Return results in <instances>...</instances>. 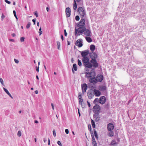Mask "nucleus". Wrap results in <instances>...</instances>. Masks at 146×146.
I'll use <instances>...</instances> for the list:
<instances>
[{
	"label": "nucleus",
	"mask_w": 146,
	"mask_h": 146,
	"mask_svg": "<svg viewBox=\"0 0 146 146\" xmlns=\"http://www.w3.org/2000/svg\"><path fill=\"white\" fill-rule=\"evenodd\" d=\"M50 144V139H48V145H49Z\"/></svg>",
	"instance_id": "nucleus-59"
},
{
	"label": "nucleus",
	"mask_w": 146,
	"mask_h": 146,
	"mask_svg": "<svg viewBox=\"0 0 146 146\" xmlns=\"http://www.w3.org/2000/svg\"><path fill=\"white\" fill-rule=\"evenodd\" d=\"M71 13L70 9L69 7H67L66 9V14L67 17H70Z\"/></svg>",
	"instance_id": "nucleus-15"
},
{
	"label": "nucleus",
	"mask_w": 146,
	"mask_h": 146,
	"mask_svg": "<svg viewBox=\"0 0 146 146\" xmlns=\"http://www.w3.org/2000/svg\"><path fill=\"white\" fill-rule=\"evenodd\" d=\"M117 143L114 140H112L111 142V145H114Z\"/></svg>",
	"instance_id": "nucleus-35"
},
{
	"label": "nucleus",
	"mask_w": 146,
	"mask_h": 146,
	"mask_svg": "<svg viewBox=\"0 0 146 146\" xmlns=\"http://www.w3.org/2000/svg\"><path fill=\"white\" fill-rule=\"evenodd\" d=\"M77 3H79L80 4H82V0H76Z\"/></svg>",
	"instance_id": "nucleus-37"
},
{
	"label": "nucleus",
	"mask_w": 146,
	"mask_h": 146,
	"mask_svg": "<svg viewBox=\"0 0 146 146\" xmlns=\"http://www.w3.org/2000/svg\"><path fill=\"white\" fill-rule=\"evenodd\" d=\"M25 38L24 37H21L20 38V40L21 42H24Z\"/></svg>",
	"instance_id": "nucleus-42"
},
{
	"label": "nucleus",
	"mask_w": 146,
	"mask_h": 146,
	"mask_svg": "<svg viewBox=\"0 0 146 146\" xmlns=\"http://www.w3.org/2000/svg\"><path fill=\"white\" fill-rule=\"evenodd\" d=\"M114 128V126L113 124L110 123H109L108 125V129L109 131L112 130Z\"/></svg>",
	"instance_id": "nucleus-18"
},
{
	"label": "nucleus",
	"mask_w": 146,
	"mask_h": 146,
	"mask_svg": "<svg viewBox=\"0 0 146 146\" xmlns=\"http://www.w3.org/2000/svg\"><path fill=\"white\" fill-rule=\"evenodd\" d=\"M90 57L92 59H96L98 56L96 53L92 52L90 53Z\"/></svg>",
	"instance_id": "nucleus-13"
},
{
	"label": "nucleus",
	"mask_w": 146,
	"mask_h": 146,
	"mask_svg": "<svg viewBox=\"0 0 146 146\" xmlns=\"http://www.w3.org/2000/svg\"><path fill=\"white\" fill-rule=\"evenodd\" d=\"M78 33L77 34V35L78 36H80L81 35V33H80V32H79V31L78 30V28L77 29H76V28L75 29V35H76L77 34V33Z\"/></svg>",
	"instance_id": "nucleus-27"
},
{
	"label": "nucleus",
	"mask_w": 146,
	"mask_h": 146,
	"mask_svg": "<svg viewBox=\"0 0 146 146\" xmlns=\"http://www.w3.org/2000/svg\"><path fill=\"white\" fill-rule=\"evenodd\" d=\"M42 31H40V32H39V35H40L41 34H42Z\"/></svg>",
	"instance_id": "nucleus-63"
},
{
	"label": "nucleus",
	"mask_w": 146,
	"mask_h": 146,
	"mask_svg": "<svg viewBox=\"0 0 146 146\" xmlns=\"http://www.w3.org/2000/svg\"><path fill=\"white\" fill-rule=\"evenodd\" d=\"M78 12L79 13V14L81 18H83L86 14L85 9L82 7L78 8Z\"/></svg>",
	"instance_id": "nucleus-5"
},
{
	"label": "nucleus",
	"mask_w": 146,
	"mask_h": 146,
	"mask_svg": "<svg viewBox=\"0 0 146 146\" xmlns=\"http://www.w3.org/2000/svg\"><path fill=\"white\" fill-rule=\"evenodd\" d=\"M90 50L92 52L94 51L95 49V46L93 44L91 45L90 46Z\"/></svg>",
	"instance_id": "nucleus-25"
},
{
	"label": "nucleus",
	"mask_w": 146,
	"mask_h": 146,
	"mask_svg": "<svg viewBox=\"0 0 146 146\" xmlns=\"http://www.w3.org/2000/svg\"><path fill=\"white\" fill-rule=\"evenodd\" d=\"M85 20L84 19H81L80 21L77 24V26L78 27V30L79 31L82 30L83 28L85 27Z\"/></svg>",
	"instance_id": "nucleus-3"
},
{
	"label": "nucleus",
	"mask_w": 146,
	"mask_h": 146,
	"mask_svg": "<svg viewBox=\"0 0 146 146\" xmlns=\"http://www.w3.org/2000/svg\"><path fill=\"white\" fill-rule=\"evenodd\" d=\"M85 38L87 41L88 42H90L92 41L91 38L90 37L86 36Z\"/></svg>",
	"instance_id": "nucleus-24"
},
{
	"label": "nucleus",
	"mask_w": 146,
	"mask_h": 146,
	"mask_svg": "<svg viewBox=\"0 0 146 146\" xmlns=\"http://www.w3.org/2000/svg\"><path fill=\"white\" fill-rule=\"evenodd\" d=\"M21 133L20 131H18L17 133V135L19 137H20L21 135Z\"/></svg>",
	"instance_id": "nucleus-39"
},
{
	"label": "nucleus",
	"mask_w": 146,
	"mask_h": 146,
	"mask_svg": "<svg viewBox=\"0 0 146 146\" xmlns=\"http://www.w3.org/2000/svg\"><path fill=\"white\" fill-rule=\"evenodd\" d=\"M14 61H15V62L17 64H18L19 62V61L18 60L15 59Z\"/></svg>",
	"instance_id": "nucleus-50"
},
{
	"label": "nucleus",
	"mask_w": 146,
	"mask_h": 146,
	"mask_svg": "<svg viewBox=\"0 0 146 146\" xmlns=\"http://www.w3.org/2000/svg\"><path fill=\"white\" fill-rule=\"evenodd\" d=\"M94 95H95L96 96H99L101 95V92L98 90L96 89H94Z\"/></svg>",
	"instance_id": "nucleus-19"
},
{
	"label": "nucleus",
	"mask_w": 146,
	"mask_h": 146,
	"mask_svg": "<svg viewBox=\"0 0 146 146\" xmlns=\"http://www.w3.org/2000/svg\"><path fill=\"white\" fill-rule=\"evenodd\" d=\"M80 104L81 105L82 108H85V105L84 104L82 103V104Z\"/></svg>",
	"instance_id": "nucleus-53"
},
{
	"label": "nucleus",
	"mask_w": 146,
	"mask_h": 146,
	"mask_svg": "<svg viewBox=\"0 0 146 146\" xmlns=\"http://www.w3.org/2000/svg\"><path fill=\"white\" fill-rule=\"evenodd\" d=\"M12 36H13L14 37V36H15L16 35H15V33H13V34H12Z\"/></svg>",
	"instance_id": "nucleus-62"
},
{
	"label": "nucleus",
	"mask_w": 146,
	"mask_h": 146,
	"mask_svg": "<svg viewBox=\"0 0 146 146\" xmlns=\"http://www.w3.org/2000/svg\"><path fill=\"white\" fill-rule=\"evenodd\" d=\"M94 135L96 139H98V135L95 129H94Z\"/></svg>",
	"instance_id": "nucleus-30"
},
{
	"label": "nucleus",
	"mask_w": 146,
	"mask_h": 146,
	"mask_svg": "<svg viewBox=\"0 0 146 146\" xmlns=\"http://www.w3.org/2000/svg\"><path fill=\"white\" fill-rule=\"evenodd\" d=\"M89 54V50H86L81 52V54L82 57H87L86 56L88 55Z\"/></svg>",
	"instance_id": "nucleus-14"
},
{
	"label": "nucleus",
	"mask_w": 146,
	"mask_h": 146,
	"mask_svg": "<svg viewBox=\"0 0 146 146\" xmlns=\"http://www.w3.org/2000/svg\"><path fill=\"white\" fill-rule=\"evenodd\" d=\"M78 97L79 98V99L80 98H82V93L81 92H80L79 93L78 95Z\"/></svg>",
	"instance_id": "nucleus-41"
},
{
	"label": "nucleus",
	"mask_w": 146,
	"mask_h": 146,
	"mask_svg": "<svg viewBox=\"0 0 146 146\" xmlns=\"http://www.w3.org/2000/svg\"><path fill=\"white\" fill-rule=\"evenodd\" d=\"M13 14H14V16H15V17L16 18V19L17 20L18 19V18L17 16V15H16V12L15 11V10H14L13 11Z\"/></svg>",
	"instance_id": "nucleus-38"
},
{
	"label": "nucleus",
	"mask_w": 146,
	"mask_h": 146,
	"mask_svg": "<svg viewBox=\"0 0 146 146\" xmlns=\"http://www.w3.org/2000/svg\"><path fill=\"white\" fill-rule=\"evenodd\" d=\"M3 89L4 91L6 93V94L8 95V96L10 97L12 99H13V97L12 96L11 94L9 93L7 89L5 88H3Z\"/></svg>",
	"instance_id": "nucleus-22"
},
{
	"label": "nucleus",
	"mask_w": 146,
	"mask_h": 146,
	"mask_svg": "<svg viewBox=\"0 0 146 146\" xmlns=\"http://www.w3.org/2000/svg\"><path fill=\"white\" fill-rule=\"evenodd\" d=\"M43 141L44 143H46L47 141V139L46 138H44L43 139Z\"/></svg>",
	"instance_id": "nucleus-55"
},
{
	"label": "nucleus",
	"mask_w": 146,
	"mask_h": 146,
	"mask_svg": "<svg viewBox=\"0 0 146 146\" xmlns=\"http://www.w3.org/2000/svg\"><path fill=\"white\" fill-rule=\"evenodd\" d=\"M31 25V23L30 22H29L28 23V24L26 26V28L27 29H28L29 28L30 26Z\"/></svg>",
	"instance_id": "nucleus-34"
},
{
	"label": "nucleus",
	"mask_w": 146,
	"mask_h": 146,
	"mask_svg": "<svg viewBox=\"0 0 146 146\" xmlns=\"http://www.w3.org/2000/svg\"><path fill=\"white\" fill-rule=\"evenodd\" d=\"M113 135H114L112 131L110 132L109 133V135L110 137L113 136Z\"/></svg>",
	"instance_id": "nucleus-36"
},
{
	"label": "nucleus",
	"mask_w": 146,
	"mask_h": 146,
	"mask_svg": "<svg viewBox=\"0 0 146 146\" xmlns=\"http://www.w3.org/2000/svg\"><path fill=\"white\" fill-rule=\"evenodd\" d=\"M91 124H92V125L93 127L94 128H95V127H96L95 124V122H94V120L93 119H91Z\"/></svg>",
	"instance_id": "nucleus-29"
},
{
	"label": "nucleus",
	"mask_w": 146,
	"mask_h": 146,
	"mask_svg": "<svg viewBox=\"0 0 146 146\" xmlns=\"http://www.w3.org/2000/svg\"><path fill=\"white\" fill-rule=\"evenodd\" d=\"M5 1L8 4H10L11 3V2L7 0H5Z\"/></svg>",
	"instance_id": "nucleus-51"
},
{
	"label": "nucleus",
	"mask_w": 146,
	"mask_h": 146,
	"mask_svg": "<svg viewBox=\"0 0 146 146\" xmlns=\"http://www.w3.org/2000/svg\"><path fill=\"white\" fill-rule=\"evenodd\" d=\"M103 79V76L102 75L98 74L96 77L95 78L94 80H91L92 83H96L98 82H101Z\"/></svg>",
	"instance_id": "nucleus-4"
},
{
	"label": "nucleus",
	"mask_w": 146,
	"mask_h": 146,
	"mask_svg": "<svg viewBox=\"0 0 146 146\" xmlns=\"http://www.w3.org/2000/svg\"><path fill=\"white\" fill-rule=\"evenodd\" d=\"M88 129L90 131V132L92 131H91V126L90 125H88Z\"/></svg>",
	"instance_id": "nucleus-45"
},
{
	"label": "nucleus",
	"mask_w": 146,
	"mask_h": 146,
	"mask_svg": "<svg viewBox=\"0 0 146 146\" xmlns=\"http://www.w3.org/2000/svg\"><path fill=\"white\" fill-rule=\"evenodd\" d=\"M87 102L88 103V105L89 107H90V103L88 101H87Z\"/></svg>",
	"instance_id": "nucleus-58"
},
{
	"label": "nucleus",
	"mask_w": 146,
	"mask_h": 146,
	"mask_svg": "<svg viewBox=\"0 0 146 146\" xmlns=\"http://www.w3.org/2000/svg\"><path fill=\"white\" fill-rule=\"evenodd\" d=\"M57 144L60 146H62V144L60 141H57Z\"/></svg>",
	"instance_id": "nucleus-44"
},
{
	"label": "nucleus",
	"mask_w": 146,
	"mask_h": 146,
	"mask_svg": "<svg viewBox=\"0 0 146 146\" xmlns=\"http://www.w3.org/2000/svg\"><path fill=\"white\" fill-rule=\"evenodd\" d=\"M90 63L91 64H93V66L95 68H96L98 67V64L97 63L96 59H92L90 60Z\"/></svg>",
	"instance_id": "nucleus-8"
},
{
	"label": "nucleus",
	"mask_w": 146,
	"mask_h": 146,
	"mask_svg": "<svg viewBox=\"0 0 146 146\" xmlns=\"http://www.w3.org/2000/svg\"><path fill=\"white\" fill-rule=\"evenodd\" d=\"M83 66L85 67V69L86 71L88 70V68H90L92 67L93 65L92 64L90 63V62L89 63H88L86 64H83Z\"/></svg>",
	"instance_id": "nucleus-12"
},
{
	"label": "nucleus",
	"mask_w": 146,
	"mask_h": 146,
	"mask_svg": "<svg viewBox=\"0 0 146 146\" xmlns=\"http://www.w3.org/2000/svg\"><path fill=\"white\" fill-rule=\"evenodd\" d=\"M77 8V5L75 0H74L73 4V9L74 10H76Z\"/></svg>",
	"instance_id": "nucleus-26"
},
{
	"label": "nucleus",
	"mask_w": 146,
	"mask_h": 146,
	"mask_svg": "<svg viewBox=\"0 0 146 146\" xmlns=\"http://www.w3.org/2000/svg\"><path fill=\"white\" fill-rule=\"evenodd\" d=\"M53 136H54V137H56V131H55V130L54 129V130H53Z\"/></svg>",
	"instance_id": "nucleus-43"
},
{
	"label": "nucleus",
	"mask_w": 146,
	"mask_h": 146,
	"mask_svg": "<svg viewBox=\"0 0 146 146\" xmlns=\"http://www.w3.org/2000/svg\"><path fill=\"white\" fill-rule=\"evenodd\" d=\"M86 76L88 77L91 78L90 79V82L92 83L91 80L93 81V80H94L96 76L95 72L94 70H92L90 72H86Z\"/></svg>",
	"instance_id": "nucleus-2"
},
{
	"label": "nucleus",
	"mask_w": 146,
	"mask_h": 146,
	"mask_svg": "<svg viewBox=\"0 0 146 146\" xmlns=\"http://www.w3.org/2000/svg\"><path fill=\"white\" fill-rule=\"evenodd\" d=\"M82 60L83 64H84L88 63H89V62H90L89 58L88 57H83L82 59Z\"/></svg>",
	"instance_id": "nucleus-16"
},
{
	"label": "nucleus",
	"mask_w": 146,
	"mask_h": 146,
	"mask_svg": "<svg viewBox=\"0 0 146 146\" xmlns=\"http://www.w3.org/2000/svg\"><path fill=\"white\" fill-rule=\"evenodd\" d=\"M91 135L92 137V143L94 146H97L96 141L95 140V139L94 135V134L92 131L91 132Z\"/></svg>",
	"instance_id": "nucleus-9"
},
{
	"label": "nucleus",
	"mask_w": 146,
	"mask_h": 146,
	"mask_svg": "<svg viewBox=\"0 0 146 146\" xmlns=\"http://www.w3.org/2000/svg\"><path fill=\"white\" fill-rule=\"evenodd\" d=\"M79 31V32H80V33H81V35H82L83 33V34L86 36H91L92 33L90 29H86L85 27Z\"/></svg>",
	"instance_id": "nucleus-1"
},
{
	"label": "nucleus",
	"mask_w": 146,
	"mask_h": 146,
	"mask_svg": "<svg viewBox=\"0 0 146 146\" xmlns=\"http://www.w3.org/2000/svg\"><path fill=\"white\" fill-rule=\"evenodd\" d=\"M35 93L36 94H38V92L37 90H35Z\"/></svg>",
	"instance_id": "nucleus-61"
},
{
	"label": "nucleus",
	"mask_w": 146,
	"mask_h": 146,
	"mask_svg": "<svg viewBox=\"0 0 146 146\" xmlns=\"http://www.w3.org/2000/svg\"><path fill=\"white\" fill-rule=\"evenodd\" d=\"M34 15L36 16V17H38V15L37 13V11H35L34 13Z\"/></svg>",
	"instance_id": "nucleus-47"
},
{
	"label": "nucleus",
	"mask_w": 146,
	"mask_h": 146,
	"mask_svg": "<svg viewBox=\"0 0 146 146\" xmlns=\"http://www.w3.org/2000/svg\"><path fill=\"white\" fill-rule=\"evenodd\" d=\"M61 39H62V40H64V37H63V36L62 35H61Z\"/></svg>",
	"instance_id": "nucleus-60"
},
{
	"label": "nucleus",
	"mask_w": 146,
	"mask_h": 146,
	"mask_svg": "<svg viewBox=\"0 0 146 146\" xmlns=\"http://www.w3.org/2000/svg\"><path fill=\"white\" fill-rule=\"evenodd\" d=\"M83 102V99L82 98L79 99V102L80 104H82Z\"/></svg>",
	"instance_id": "nucleus-33"
},
{
	"label": "nucleus",
	"mask_w": 146,
	"mask_h": 146,
	"mask_svg": "<svg viewBox=\"0 0 146 146\" xmlns=\"http://www.w3.org/2000/svg\"><path fill=\"white\" fill-rule=\"evenodd\" d=\"M65 132L66 134H68L69 132L68 130V129H65Z\"/></svg>",
	"instance_id": "nucleus-49"
},
{
	"label": "nucleus",
	"mask_w": 146,
	"mask_h": 146,
	"mask_svg": "<svg viewBox=\"0 0 146 146\" xmlns=\"http://www.w3.org/2000/svg\"><path fill=\"white\" fill-rule=\"evenodd\" d=\"M98 89L100 91H104L106 90V87L105 86L100 85L98 87Z\"/></svg>",
	"instance_id": "nucleus-21"
},
{
	"label": "nucleus",
	"mask_w": 146,
	"mask_h": 146,
	"mask_svg": "<svg viewBox=\"0 0 146 146\" xmlns=\"http://www.w3.org/2000/svg\"><path fill=\"white\" fill-rule=\"evenodd\" d=\"M5 17V15H4L2 14V16H1V20L2 21H3V19Z\"/></svg>",
	"instance_id": "nucleus-48"
},
{
	"label": "nucleus",
	"mask_w": 146,
	"mask_h": 146,
	"mask_svg": "<svg viewBox=\"0 0 146 146\" xmlns=\"http://www.w3.org/2000/svg\"><path fill=\"white\" fill-rule=\"evenodd\" d=\"M0 82L1 84L2 85H3L4 84L3 81V80L2 78H0Z\"/></svg>",
	"instance_id": "nucleus-46"
},
{
	"label": "nucleus",
	"mask_w": 146,
	"mask_h": 146,
	"mask_svg": "<svg viewBox=\"0 0 146 146\" xmlns=\"http://www.w3.org/2000/svg\"><path fill=\"white\" fill-rule=\"evenodd\" d=\"M73 68H72V70L73 73H74V70H73V69L75 71H76L77 70V65L76 64H74L73 65Z\"/></svg>",
	"instance_id": "nucleus-23"
},
{
	"label": "nucleus",
	"mask_w": 146,
	"mask_h": 146,
	"mask_svg": "<svg viewBox=\"0 0 146 146\" xmlns=\"http://www.w3.org/2000/svg\"><path fill=\"white\" fill-rule=\"evenodd\" d=\"M82 40L81 38L77 40L76 42V45L79 47H81L83 46Z\"/></svg>",
	"instance_id": "nucleus-10"
},
{
	"label": "nucleus",
	"mask_w": 146,
	"mask_h": 146,
	"mask_svg": "<svg viewBox=\"0 0 146 146\" xmlns=\"http://www.w3.org/2000/svg\"><path fill=\"white\" fill-rule=\"evenodd\" d=\"M93 115L94 119L96 121H99L100 119V115L99 113H94Z\"/></svg>",
	"instance_id": "nucleus-17"
},
{
	"label": "nucleus",
	"mask_w": 146,
	"mask_h": 146,
	"mask_svg": "<svg viewBox=\"0 0 146 146\" xmlns=\"http://www.w3.org/2000/svg\"><path fill=\"white\" fill-rule=\"evenodd\" d=\"M75 19L76 21H79L80 19V17L78 15H77L75 17Z\"/></svg>",
	"instance_id": "nucleus-40"
},
{
	"label": "nucleus",
	"mask_w": 146,
	"mask_h": 146,
	"mask_svg": "<svg viewBox=\"0 0 146 146\" xmlns=\"http://www.w3.org/2000/svg\"><path fill=\"white\" fill-rule=\"evenodd\" d=\"M33 22L34 23V25L35 24L36 19H33L32 20Z\"/></svg>",
	"instance_id": "nucleus-54"
},
{
	"label": "nucleus",
	"mask_w": 146,
	"mask_h": 146,
	"mask_svg": "<svg viewBox=\"0 0 146 146\" xmlns=\"http://www.w3.org/2000/svg\"><path fill=\"white\" fill-rule=\"evenodd\" d=\"M51 105L52 106V109H53V110H54V106L53 104L52 103H51Z\"/></svg>",
	"instance_id": "nucleus-57"
},
{
	"label": "nucleus",
	"mask_w": 146,
	"mask_h": 146,
	"mask_svg": "<svg viewBox=\"0 0 146 146\" xmlns=\"http://www.w3.org/2000/svg\"><path fill=\"white\" fill-rule=\"evenodd\" d=\"M106 102V98L104 96L100 97L99 99V103L101 104H105Z\"/></svg>",
	"instance_id": "nucleus-11"
},
{
	"label": "nucleus",
	"mask_w": 146,
	"mask_h": 146,
	"mask_svg": "<svg viewBox=\"0 0 146 146\" xmlns=\"http://www.w3.org/2000/svg\"><path fill=\"white\" fill-rule=\"evenodd\" d=\"M78 65L80 66H82V64L80 60L79 59H78Z\"/></svg>",
	"instance_id": "nucleus-32"
},
{
	"label": "nucleus",
	"mask_w": 146,
	"mask_h": 146,
	"mask_svg": "<svg viewBox=\"0 0 146 146\" xmlns=\"http://www.w3.org/2000/svg\"><path fill=\"white\" fill-rule=\"evenodd\" d=\"M99 102V99L98 98H96L94 101V103L96 104L97 102Z\"/></svg>",
	"instance_id": "nucleus-31"
},
{
	"label": "nucleus",
	"mask_w": 146,
	"mask_h": 146,
	"mask_svg": "<svg viewBox=\"0 0 146 146\" xmlns=\"http://www.w3.org/2000/svg\"><path fill=\"white\" fill-rule=\"evenodd\" d=\"M87 84L84 83L83 85H82V92H83V90H84L85 92L86 91V90L87 88Z\"/></svg>",
	"instance_id": "nucleus-20"
},
{
	"label": "nucleus",
	"mask_w": 146,
	"mask_h": 146,
	"mask_svg": "<svg viewBox=\"0 0 146 146\" xmlns=\"http://www.w3.org/2000/svg\"><path fill=\"white\" fill-rule=\"evenodd\" d=\"M35 122L36 123H38V121H37V120H35Z\"/></svg>",
	"instance_id": "nucleus-64"
},
{
	"label": "nucleus",
	"mask_w": 146,
	"mask_h": 146,
	"mask_svg": "<svg viewBox=\"0 0 146 146\" xmlns=\"http://www.w3.org/2000/svg\"><path fill=\"white\" fill-rule=\"evenodd\" d=\"M57 43V48L59 50H60V43L59 41H57L56 42Z\"/></svg>",
	"instance_id": "nucleus-28"
},
{
	"label": "nucleus",
	"mask_w": 146,
	"mask_h": 146,
	"mask_svg": "<svg viewBox=\"0 0 146 146\" xmlns=\"http://www.w3.org/2000/svg\"><path fill=\"white\" fill-rule=\"evenodd\" d=\"M88 96L89 99L92 98L94 96V90H89L87 92Z\"/></svg>",
	"instance_id": "nucleus-7"
},
{
	"label": "nucleus",
	"mask_w": 146,
	"mask_h": 146,
	"mask_svg": "<svg viewBox=\"0 0 146 146\" xmlns=\"http://www.w3.org/2000/svg\"><path fill=\"white\" fill-rule=\"evenodd\" d=\"M64 35L65 36H66L67 35V34L66 32V30L64 29Z\"/></svg>",
	"instance_id": "nucleus-52"
},
{
	"label": "nucleus",
	"mask_w": 146,
	"mask_h": 146,
	"mask_svg": "<svg viewBox=\"0 0 146 146\" xmlns=\"http://www.w3.org/2000/svg\"><path fill=\"white\" fill-rule=\"evenodd\" d=\"M36 71L38 72H39V66H38V67L37 68V67H36Z\"/></svg>",
	"instance_id": "nucleus-56"
},
{
	"label": "nucleus",
	"mask_w": 146,
	"mask_h": 146,
	"mask_svg": "<svg viewBox=\"0 0 146 146\" xmlns=\"http://www.w3.org/2000/svg\"><path fill=\"white\" fill-rule=\"evenodd\" d=\"M100 110V107L98 104H96L93 108V111L94 113H99Z\"/></svg>",
	"instance_id": "nucleus-6"
}]
</instances>
